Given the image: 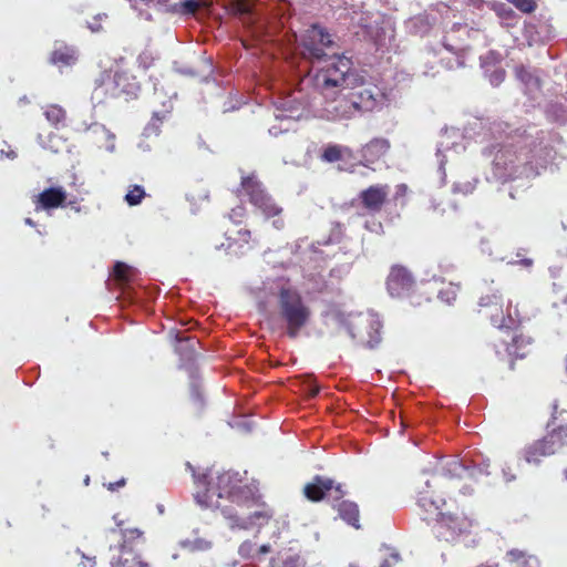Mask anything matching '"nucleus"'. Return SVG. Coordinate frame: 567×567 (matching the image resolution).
<instances>
[{"label":"nucleus","mask_w":567,"mask_h":567,"mask_svg":"<svg viewBox=\"0 0 567 567\" xmlns=\"http://www.w3.org/2000/svg\"><path fill=\"white\" fill-rule=\"evenodd\" d=\"M480 60H481V69L485 76V75H487V73L493 72V69H495L498 64H501L502 54H499L496 51H489L485 55H482L480 58Z\"/></svg>","instance_id":"nucleus-34"},{"label":"nucleus","mask_w":567,"mask_h":567,"mask_svg":"<svg viewBox=\"0 0 567 567\" xmlns=\"http://www.w3.org/2000/svg\"><path fill=\"white\" fill-rule=\"evenodd\" d=\"M464 136L460 133L457 128H444L442 130L441 140L436 144L435 156L439 164V173H440V186L445 185L446 174H445V163L447 161V152L454 151L455 153H460L466 150V146L462 143H458V138H463Z\"/></svg>","instance_id":"nucleus-10"},{"label":"nucleus","mask_w":567,"mask_h":567,"mask_svg":"<svg viewBox=\"0 0 567 567\" xmlns=\"http://www.w3.org/2000/svg\"><path fill=\"white\" fill-rule=\"evenodd\" d=\"M146 193L145 189L140 185H132L128 188V192L125 195V202L128 206H136L142 203L145 198Z\"/></svg>","instance_id":"nucleus-36"},{"label":"nucleus","mask_w":567,"mask_h":567,"mask_svg":"<svg viewBox=\"0 0 567 567\" xmlns=\"http://www.w3.org/2000/svg\"><path fill=\"white\" fill-rule=\"evenodd\" d=\"M480 247H481V251L483 254H486L488 256H492V249H491V244L488 240L486 239H482L481 240V244H480Z\"/></svg>","instance_id":"nucleus-54"},{"label":"nucleus","mask_w":567,"mask_h":567,"mask_svg":"<svg viewBox=\"0 0 567 567\" xmlns=\"http://www.w3.org/2000/svg\"><path fill=\"white\" fill-rule=\"evenodd\" d=\"M303 494L315 503L327 499L342 520L354 526V504L343 499L346 491L342 484L336 483L329 477L316 475L311 482L305 485Z\"/></svg>","instance_id":"nucleus-2"},{"label":"nucleus","mask_w":567,"mask_h":567,"mask_svg":"<svg viewBox=\"0 0 567 567\" xmlns=\"http://www.w3.org/2000/svg\"><path fill=\"white\" fill-rule=\"evenodd\" d=\"M386 103V95L379 85L369 82L365 71H357V111H381Z\"/></svg>","instance_id":"nucleus-6"},{"label":"nucleus","mask_w":567,"mask_h":567,"mask_svg":"<svg viewBox=\"0 0 567 567\" xmlns=\"http://www.w3.org/2000/svg\"><path fill=\"white\" fill-rule=\"evenodd\" d=\"M477 182L478 181L476 178H474L473 181H466L463 183H461V182L454 183L453 187H452V192L454 194L468 195V194L473 193V190L476 187Z\"/></svg>","instance_id":"nucleus-38"},{"label":"nucleus","mask_w":567,"mask_h":567,"mask_svg":"<svg viewBox=\"0 0 567 567\" xmlns=\"http://www.w3.org/2000/svg\"><path fill=\"white\" fill-rule=\"evenodd\" d=\"M435 473L447 478H464L478 480L482 476H488L489 461L482 460L480 463L467 458L450 457L441 461L440 468Z\"/></svg>","instance_id":"nucleus-5"},{"label":"nucleus","mask_w":567,"mask_h":567,"mask_svg":"<svg viewBox=\"0 0 567 567\" xmlns=\"http://www.w3.org/2000/svg\"><path fill=\"white\" fill-rule=\"evenodd\" d=\"M360 324L364 328V334L361 337V344L370 350L379 347L382 341L383 321L373 310L368 309L365 312H357Z\"/></svg>","instance_id":"nucleus-15"},{"label":"nucleus","mask_w":567,"mask_h":567,"mask_svg":"<svg viewBox=\"0 0 567 567\" xmlns=\"http://www.w3.org/2000/svg\"><path fill=\"white\" fill-rule=\"evenodd\" d=\"M43 115L47 121L55 128H60L65 125L66 112L58 104H49L43 110Z\"/></svg>","instance_id":"nucleus-30"},{"label":"nucleus","mask_w":567,"mask_h":567,"mask_svg":"<svg viewBox=\"0 0 567 567\" xmlns=\"http://www.w3.org/2000/svg\"><path fill=\"white\" fill-rule=\"evenodd\" d=\"M229 518L233 519L240 528H248L252 525L262 526L264 524H267L271 518V513L269 511H256L249 514L246 518H243L237 514L229 515Z\"/></svg>","instance_id":"nucleus-26"},{"label":"nucleus","mask_w":567,"mask_h":567,"mask_svg":"<svg viewBox=\"0 0 567 567\" xmlns=\"http://www.w3.org/2000/svg\"><path fill=\"white\" fill-rule=\"evenodd\" d=\"M523 13H529L536 8L535 0H506Z\"/></svg>","instance_id":"nucleus-43"},{"label":"nucleus","mask_w":567,"mask_h":567,"mask_svg":"<svg viewBox=\"0 0 567 567\" xmlns=\"http://www.w3.org/2000/svg\"><path fill=\"white\" fill-rule=\"evenodd\" d=\"M90 30L94 33L104 31L100 23L90 24Z\"/></svg>","instance_id":"nucleus-61"},{"label":"nucleus","mask_w":567,"mask_h":567,"mask_svg":"<svg viewBox=\"0 0 567 567\" xmlns=\"http://www.w3.org/2000/svg\"><path fill=\"white\" fill-rule=\"evenodd\" d=\"M440 43L441 48L435 51V54L441 55V61L447 69L465 66V59L468 53L467 48L450 42L449 38H443Z\"/></svg>","instance_id":"nucleus-16"},{"label":"nucleus","mask_w":567,"mask_h":567,"mask_svg":"<svg viewBox=\"0 0 567 567\" xmlns=\"http://www.w3.org/2000/svg\"><path fill=\"white\" fill-rule=\"evenodd\" d=\"M503 476L506 482H512L516 478L515 475L511 474L507 468H503Z\"/></svg>","instance_id":"nucleus-59"},{"label":"nucleus","mask_w":567,"mask_h":567,"mask_svg":"<svg viewBox=\"0 0 567 567\" xmlns=\"http://www.w3.org/2000/svg\"><path fill=\"white\" fill-rule=\"evenodd\" d=\"M79 53L74 47L70 45H60L55 48L52 53L50 61L62 68V66H72L78 62Z\"/></svg>","instance_id":"nucleus-24"},{"label":"nucleus","mask_w":567,"mask_h":567,"mask_svg":"<svg viewBox=\"0 0 567 567\" xmlns=\"http://www.w3.org/2000/svg\"><path fill=\"white\" fill-rule=\"evenodd\" d=\"M406 192H408V186L405 184H399L395 186V193H394V200L395 202H399L401 200V205L403 206L405 203H404V197L406 195Z\"/></svg>","instance_id":"nucleus-49"},{"label":"nucleus","mask_w":567,"mask_h":567,"mask_svg":"<svg viewBox=\"0 0 567 567\" xmlns=\"http://www.w3.org/2000/svg\"><path fill=\"white\" fill-rule=\"evenodd\" d=\"M495 11L497 12L498 17L502 19H514L516 14L514 11L508 8L505 3H498L494 7Z\"/></svg>","instance_id":"nucleus-46"},{"label":"nucleus","mask_w":567,"mask_h":567,"mask_svg":"<svg viewBox=\"0 0 567 567\" xmlns=\"http://www.w3.org/2000/svg\"><path fill=\"white\" fill-rule=\"evenodd\" d=\"M269 567H306V563L299 554L288 550L278 553L277 556L270 560Z\"/></svg>","instance_id":"nucleus-29"},{"label":"nucleus","mask_w":567,"mask_h":567,"mask_svg":"<svg viewBox=\"0 0 567 567\" xmlns=\"http://www.w3.org/2000/svg\"><path fill=\"white\" fill-rule=\"evenodd\" d=\"M352 152L350 148L343 147L341 145L329 144L322 150L320 158L327 163H336L350 158Z\"/></svg>","instance_id":"nucleus-28"},{"label":"nucleus","mask_w":567,"mask_h":567,"mask_svg":"<svg viewBox=\"0 0 567 567\" xmlns=\"http://www.w3.org/2000/svg\"><path fill=\"white\" fill-rule=\"evenodd\" d=\"M551 76L554 84L559 89V91L567 89V78H565V72H560V63L554 66Z\"/></svg>","instance_id":"nucleus-42"},{"label":"nucleus","mask_w":567,"mask_h":567,"mask_svg":"<svg viewBox=\"0 0 567 567\" xmlns=\"http://www.w3.org/2000/svg\"><path fill=\"white\" fill-rule=\"evenodd\" d=\"M238 236H239V240L244 241V243H249L250 238H251V233L250 230L248 229H240L238 230Z\"/></svg>","instance_id":"nucleus-53"},{"label":"nucleus","mask_w":567,"mask_h":567,"mask_svg":"<svg viewBox=\"0 0 567 567\" xmlns=\"http://www.w3.org/2000/svg\"><path fill=\"white\" fill-rule=\"evenodd\" d=\"M357 27V35L362 32V35H392L395 30L391 18L380 12H362Z\"/></svg>","instance_id":"nucleus-14"},{"label":"nucleus","mask_w":567,"mask_h":567,"mask_svg":"<svg viewBox=\"0 0 567 567\" xmlns=\"http://www.w3.org/2000/svg\"><path fill=\"white\" fill-rule=\"evenodd\" d=\"M240 187L249 202L260 209L266 217H274L282 212L255 174L241 177Z\"/></svg>","instance_id":"nucleus-7"},{"label":"nucleus","mask_w":567,"mask_h":567,"mask_svg":"<svg viewBox=\"0 0 567 567\" xmlns=\"http://www.w3.org/2000/svg\"><path fill=\"white\" fill-rule=\"evenodd\" d=\"M440 503H443L442 499H434L432 496L427 494L425 491L417 492V504L425 511H430L432 508L439 509Z\"/></svg>","instance_id":"nucleus-37"},{"label":"nucleus","mask_w":567,"mask_h":567,"mask_svg":"<svg viewBox=\"0 0 567 567\" xmlns=\"http://www.w3.org/2000/svg\"><path fill=\"white\" fill-rule=\"evenodd\" d=\"M252 7L251 0H231L229 3L230 11L240 17L245 23L251 18Z\"/></svg>","instance_id":"nucleus-31"},{"label":"nucleus","mask_w":567,"mask_h":567,"mask_svg":"<svg viewBox=\"0 0 567 567\" xmlns=\"http://www.w3.org/2000/svg\"><path fill=\"white\" fill-rule=\"evenodd\" d=\"M364 228H367L368 230H370L372 233H375V234H381L383 231L382 224L380 221L374 220V219L365 220Z\"/></svg>","instance_id":"nucleus-50"},{"label":"nucleus","mask_w":567,"mask_h":567,"mask_svg":"<svg viewBox=\"0 0 567 567\" xmlns=\"http://www.w3.org/2000/svg\"><path fill=\"white\" fill-rule=\"evenodd\" d=\"M414 287V276L406 267L401 265L391 267L386 279V289L392 298H405L413 291Z\"/></svg>","instance_id":"nucleus-12"},{"label":"nucleus","mask_w":567,"mask_h":567,"mask_svg":"<svg viewBox=\"0 0 567 567\" xmlns=\"http://www.w3.org/2000/svg\"><path fill=\"white\" fill-rule=\"evenodd\" d=\"M138 65L144 70L155 65V59L147 52H143L137 58Z\"/></svg>","instance_id":"nucleus-47"},{"label":"nucleus","mask_w":567,"mask_h":567,"mask_svg":"<svg viewBox=\"0 0 567 567\" xmlns=\"http://www.w3.org/2000/svg\"><path fill=\"white\" fill-rule=\"evenodd\" d=\"M391 559H393L394 563H398V561L401 560V556H400V554L396 550H393L391 553Z\"/></svg>","instance_id":"nucleus-63"},{"label":"nucleus","mask_w":567,"mask_h":567,"mask_svg":"<svg viewBox=\"0 0 567 567\" xmlns=\"http://www.w3.org/2000/svg\"><path fill=\"white\" fill-rule=\"evenodd\" d=\"M202 63L204 64L205 69H206V73L207 75H209L213 71L212 69V63L207 60H202Z\"/></svg>","instance_id":"nucleus-62"},{"label":"nucleus","mask_w":567,"mask_h":567,"mask_svg":"<svg viewBox=\"0 0 567 567\" xmlns=\"http://www.w3.org/2000/svg\"><path fill=\"white\" fill-rule=\"evenodd\" d=\"M238 554L246 559L257 558V546L251 540H245L240 544Z\"/></svg>","instance_id":"nucleus-39"},{"label":"nucleus","mask_w":567,"mask_h":567,"mask_svg":"<svg viewBox=\"0 0 567 567\" xmlns=\"http://www.w3.org/2000/svg\"><path fill=\"white\" fill-rule=\"evenodd\" d=\"M491 322L493 326L497 327L498 329H512L513 324L515 323L513 317L511 313H508L507 317L502 316H492Z\"/></svg>","instance_id":"nucleus-41"},{"label":"nucleus","mask_w":567,"mask_h":567,"mask_svg":"<svg viewBox=\"0 0 567 567\" xmlns=\"http://www.w3.org/2000/svg\"><path fill=\"white\" fill-rule=\"evenodd\" d=\"M66 200V192L63 187H49L42 190L35 198L37 209H54L63 207Z\"/></svg>","instance_id":"nucleus-18"},{"label":"nucleus","mask_w":567,"mask_h":567,"mask_svg":"<svg viewBox=\"0 0 567 567\" xmlns=\"http://www.w3.org/2000/svg\"><path fill=\"white\" fill-rule=\"evenodd\" d=\"M235 475L226 472L217 477V487H208L204 493V498L199 494L196 495L197 502L204 507H219L218 498L224 496L234 498L236 496V485L233 484Z\"/></svg>","instance_id":"nucleus-13"},{"label":"nucleus","mask_w":567,"mask_h":567,"mask_svg":"<svg viewBox=\"0 0 567 567\" xmlns=\"http://www.w3.org/2000/svg\"><path fill=\"white\" fill-rule=\"evenodd\" d=\"M121 62L114 61L110 66L103 68L94 79L93 96L100 102L109 99H118L117 73H120Z\"/></svg>","instance_id":"nucleus-11"},{"label":"nucleus","mask_w":567,"mask_h":567,"mask_svg":"<svg viewBox=\"0 0 567 567\" xmlns=\"http://www.w3.org/2000/svg\"><path fill=\"white\" fill-rule=\"evenodd\" d=\"M117 527L121 530L122 543L120 544V551L122 549H131L134 550V547L143 542L144 533L137 527H123V522H118Z\"/></svg>","instance_id":"nucleus-25"},{"label":"nucleus","mask_w":567,"mask_h":567,"mask_svg":"<svg viewBox=\"0 0 567 567\" xmlns=\"http://www.w3.org/2000/svg\"><path fill=\"white\" fill-rule=\"evenodd\" d=\"M508 264H511V265H520L523 267H532L534 261L530 258H523V259H519V260L509 261Z\"/></svg>","instance_id":"nucleus-55"},{"label":"nucleus","mask_w":567,"mask_h":567,"mask_svg":"<svg viewBox=\"0 0 567 567\" xmlns=\"http://www.w3.org/2000/svg\"><path fill=\"white\" fill-rule=\"evenodd\" d=\"M330 59L332 62L324 69H321L315 76V87L326 97H330V92L342 87L346 76L350 70L349 60L333 53Z\"/></svg>","instance_id":"nucleus-4"},{"label":"nucleus","mask_w":567,"mask_h":567,"mask_svg":"<svg viewBox=\"0 0 567 567\" xmlns=\"http://www.w3.org/2000/svg\"><path fill=\"white\" fill-rule=\"evenodd\" d=\"M505 70L501 66V64H498L495 69H493V72L487 73L485 78L488 80L492 86H498L505 80Z\"/></svg>","instance_id":"nucleus-40"},{"label":"nucleus","mask_w":567,"mask_h":567,"mask_svg":"<svg viewBox=\"0 0 567 567\" xmlns=\"http://www.w3.org/2000/svg\"><path fill=\"white\" fill-rule=\"evenodd\" d=\"M279 313L287 324V334L295 339L300 330L307 326L311 310L303 302L300 293L291 288H281L278 296Z\"/></svg>","instance_id":"nucleus-3"},{"label":"nucleus","mask_w":567,"mask_h":567,"mask_svg":"<svg viewBox=\"0 0 567 567\" xmlns=\"http://www.w3.org/2000/svg\"><path fill=\"white\" fill-rule=\"evenodd\" d=\"M458 1L468 7H472L474 9H481L486 3V0H458Z\"/></svg>","instance_id":"nucleus-52"},{"label":"nucleus","mask_w":567,"mask_h":567,"mask_svg":"<svg viewBox=\"0 0 567 567\" xmlns=\"http://www.w3.org/2000/svg\"><path fill=\"white\" fill-rule=\"evenodd\" d=\"M200 6V0H185L181 2V12L184 14H194Z\"/></svg>","instance_id":"nucleus-44"},{"label":"nucleus","mask_w":567,"mask_h":567,"mask_svg":"<svg viewBox=\"0 0 567 567\" xmlns=\"http://www.w3.org/2000/svg\"><path fill=\"white\" fill-rule=\"evenodd\" d=\"M515 76L523 85L526 94L535 97V95L540 92L542 79L539 76V70L524 64L516 65Z\"/></svg>","instance_id":"nucleus-17"},{"label":"nucleus","mask_w":567,"mask_h":567,"mask_svg":"<svg viewBox=\"0 0 567 567\" xmlns=\"http://www.w3.org/2000/svg\"><path fill=\"white\" fill-rule=\"evenodd\" d=\"M388 185H373L360 194V199L365 208L379 212L388 196Z\"/></svg>","instance_id":"nucleus-22"},{"label":"nucleus","mask_w":567,"mask_h":567,"mask_svg":"<svg viewBox=\"0 0 567 567\" xmlns=\"http://www.w3.org/2000/svg\"><path fill=\"white\" fill-rule=\"evenodd\" d=\"M390 147V143L385 138H373L368 144H365L361 151V157L358 165H362L364 167H369L370 164H373L378 161L382 155H384Z\"/></svg>","instance_id":"nucleus-20"},{"label":"nucleus","mask_w":567,"mask_h":567,"mask_svg":"<svg viewBox=\"0 0 567 567\" xmlns=\"http://www.w3.org/2000/svg\"><path fill=\"white\" fill-rule=\"evenodd\" d=\"M271 551V546L269 544H264L259 547H257V558H260V556L266 555Z\"/></svg>","instance_id":"nucleus-56"},{"label":"nucleus","mask_w":567,"mask_h":567,"mask_svg":"<svg viewBox=\"0 0 567 567\" xmlns=\"http://www.w3.org/2000/svg\"><path fill=\"white\" fill-rule=\"evenodd\" d=\"M442 301L451 305L456 298V290L454 288L441 290L437 296Z\"/></svg>","instance_id":"nucleus-48"},{"label":"nucleus","mask_w":567,"mask_h":567,"mask_svg":"<svg viewBox=\"0 0 567 567\" xmlns=\"http://www.w3.org/2000/svg\"><path fill=\"white\" fill-rule=\"evenodd\" d=\"M380 567H391V564H390V561H389L388 559H384V560L381 563Z\"/></svg>","instance_id":"nucleus-64"},{"label":"nucleus","mask_w":567,"mask_h":567,"mask_svg":"<svg viewBox=\"0 0 567 567\" xmlns=\"http://www.w3.org/2000/svg\"><path fill=\"white\" fill-rule=\"evenodd\" d=\"M367 41H365V44H367V48L368 49H374L375 52H379L380 51V47L382 45V41L385 40V38H374V37H371V38H364Z\"/></svg>","instance_id":"nucleus-51"},{"label":"nucleus","mask_w":567,"mask_h":567,"mask_svg":"<svg viewBox=\"0 0 567 567\" xmlns=\"http://www.w3.org/2000/svg\"><path fill=\"white\" fill-rule=\"evenodd\" d=\"M472 525V519L464 515L441 513L434 528L439 539L453 543L470 534Z\"/></svg>","instance_id":"nucleus-9"},{"label":"nucleus","mask_w":567,"mask_h":567,"mask_svg":"<svg viewBox=\"0 0 567 567\" xmlns=\"http://www.w3.org/2000/svg\"><path fill=\"white\" fill-rule=\"evenodd\" d=\"M532 339L523 336H514L511 344H506V352L509 357H514L516 359L525 358L526 353L520 352L524 346L530 344Z\"/></svg>","instance_id":"nucleus-32"},{"label":"nucleus","mask_w":567,"mask_h":567,"mask_svg":"<svg viewBox=\"0 0 567 567\" xmlns=\"http://www.w3.org/2000/svg\"><path fill=\"white\" fill-rule=\"evenodd\" d=\"M331 44L330 38H305L302 55L315 61L326 60L329 56L326 50L330 49Z\"/></svg>","instance_id":"nucleus-21"},{"label":"nucleus","mask_w":567,"mask_h":567,"mask_svg":"<svg viewBox=\"0 0 567 567\" xmlns=\"http://www.w3.org/2000/svg\"><path fill=\"white\" fill-rule=\"evenodd\" d=\"M244 214H245V208L244 207H238L237 209H233L230 218H234V216L243 217Z\"/></svg>","instance_id":"nucleus-60"},{"label":"nucleus","mask_w":567,"mask_h":567,"mask_svg":"<svg viewBox=\"0 0 567 567\" xmlns=\"http://www.w3.org/2000/svg\"><path fill=\"white\" fill-rule=\"evenodd\" d=\"M112 567H150L147 563L143 561L131 549H122L118 556L112 561Z\"/></svg>","instance_id":"nucleus-27"},{"label":"nucleus","mask_w":567,"mask_h":567,"mask_svg":"<svg viewBox=\"0 0 567 567\" xmlns=\"http://www.w3.org/2000/svg\"><path fill=\"white\" fill-rule=\"evenodd\" d=\"M502 301V296L499 293L486 295L480 298L478 306L480 307H488L491 305H498Z\"/></svg>","instance_id":"nucleus-45"},{"label":"nucleus","mask_w":567,"mask_h":567,"mask_svg":"<svg viewBox=\"0 0 567 567\" xmlns=\"http://www.w3.org/2000/svg\"><path fill=\"white\" fill-rule=\"evenodd\" d=\"M113 276L118 282L127 284L133 276V269L125 262L117 261L113 267Z\"/></svg>","instance_id":"nucleus-35"},{"label":"nucleus","mask_w":567,"mask_h":567,"mask_svg":"<svg viewBox=\"0 0 567 567\" xmlns=\"http://www.w3.org/2000/svg\"><path fill=\"white\" fill-rule=\"evenodd\" d=\"M436 19L430 14H417L406 21V30L411 35H426L433 30Z\"/></svg>","instance_id":"nucleus-23"},{"label":"nucleus","mask_w":567,"mask_h":567,"mask_svg":"<svg viewBox=\"0 0 567 567\" xmlns=\"http://www.w3.org/2000/svg\"><path fill=\"white\" fill-rule=\"evenodd\" d=\"M117 74L118 99L123 97L126 101L135 99L141 90L140 82L122 62Z\"/></svg>","instance_id":"nucleus-19"},{"label":"nucleus","mask_w":567,"mask_h":567,"mask_svg":"<svg viewBox=\"0 0 567 567\" xmlns=\"http://www.w3.org/2000/svg\"><path fill=\"white\" fill-rule=\"evenodd\" d=\"M71 209L80 213L82 210L81 206L79 205V202L78 199H73V200H70L68 204H66Z\"/></svg>","instance_id":"nucleus-58"},{"label":"nucleus","mask_w":567,"mask_h":567,"mask_svg":"<svg viewBox=\"0 0 567 567\" xmlns=\"http://www.w3.org/2000/svg\"><path fill=\"white\" fill-rule=\"evenodd\" d=\"M565 437H567V426L560 425L553 429L545 437L524 450V460L529 464L538 465L542 456L551 455L565 445Z\"/></svg>","instance_id":"nucleus-8"},{"label":"nucleus","mask_w":567,"mask_h":567,"mask_svg":"<svg viewBox=\"0 0 567 567\" xmlns=\"http://www.w3.org/2000/svg\"><path fill=\"white\" fill-rule=\"evenodd\" d=\"M507 556L512 561L519 564V567H539V560L535 556H525V553L519 549H511Z\"/></svg>","instance_id":"nucleus-33"},{"label":"nucleus","mask_w":567,"mask_h":567,"mask_svg":"<svg viewBox=\"0 0 567 567\" xmlns=\"http://www.w3.org/2000/svg\"><path fill=\"white\" fill-rule=\"evenodd\" d=\"M125 485V480L122 478L120 481H116V482H112V483H109L107 485V488L112 492L116 491L117 488L120 487H123Z\"/></svg>","instance_id":"nucleus-57"},{"label":"nucleus","mask_w":567,"mask_h":567,"mask_svg":"<svg viewBox=\"0 0 567 567\" xmlns=\"http://www.w3.org/2000/svg\"><path fill=\"white\" fill-rule=\"evenodd\" d=\"M476 128H480V142H492L482 150L483 156L491 157L496 151L492 162V176H487V181L493 178L505 183L517 177H535L551 159L553 150L544 145V132L536 127L507 132V123L495 121L487 125L475 121L472 130Z\"/></svg>","instance_id":"nucleus-1"}]
</instances>
